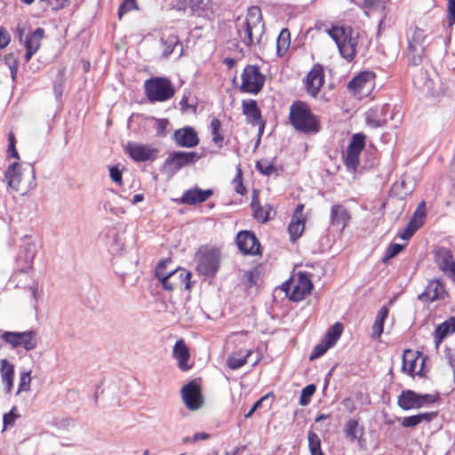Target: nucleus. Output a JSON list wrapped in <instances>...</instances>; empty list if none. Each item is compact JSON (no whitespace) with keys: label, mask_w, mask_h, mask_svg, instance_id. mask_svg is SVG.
Wrapping results in <instances>:
<instances>
[{"label":"nucleus","mask_w":455,"mask_h":455,"mask_svg":"<svg viewBox=\"0 0 455 455\" xmlns=\"http://www.w3.org/2000/svg\"><path fill=\"white\" fill-rule=\"evenodd\" d=\"M440 80L438 76L433 71L430 73L427 69H419L413 76L414 85L423 92L431 96H438L440 93Z\"/></svg>","instance_id":"f8f14e48"},{"label":"nucleus","mask_w":455,"mask_h":455,"mask_svg":"<svg viewBox=\"0 0 455 455\" xmlns=\"http://www.w3.org/2000/svg\"><path fill=\"white\" fill-rule=\"evenodd\" d=\"M13 411L14 408L4 415L3 423L4 427L12 426L14 424L17 415L14 414Z\"/></svg>","instance_id":"bf43d9fd"},{"label":"nucleus","mask_w":455,"mask_h":455,"mask_svg":"<svg viewBox=\"0 0 455 455\" xmlns=\"http://www.w3.org/2000/svg\"><path fill=\"white\" fill-rule=\"evenodd\" d=\"M455 332V317H450L448 320L444 321L441 324H439L434 332V339L435 347H438L439 345L443 342V339L448 335Z\"/></svg>","instance_id":"7c9ffc66"},{"label":"nucleus","mask_w":455,"mask_h":455,"mask_svg":"<svg viewBox=\"0 0 455 455\" xmlns=\"http://www.w3.org/2000/svg\"><path fill=\"white\" fill-rule=\"evenodd\" d=\"M125 152L135 162L153 161L157 156V149L148 144L127 142Z\"/></svg>","instance_id":"2eb2a0df"},{"label":"nucleus","mask_w":455,"mask_h":455,"mask_svg":"<svg viewBox=\"0 0 455 455\" xmlns=\"http://www.w3.org/2000/svg\"><path fill=\"white\" fill-rule=\"evenodd\" d=\"M378 108L371 110L366 116V124L372 128L381 127L386 124V120L384 118L378 117Z\"/></svg>","instance_id":"49530a36"},{"label":"nucleus","mask_w":455,"mask_h":455,"mask_svg":"<svg viewBox=\"0 0 455 455\" xmlns=\"http://www.w3.org/2000/svg\"><path fill=\"white\" fill-rule=\"evenodd\" d=\"M268 398V395H265L263 397H261L259 400H258L254 404L253 406L251 408V410L244 415V417L246 419L248 418H251L252 416V414L259 409L261 407L262 403H264V401H266L267 399Z\"/></svg>","instance_id":"052dcab7"},{"label":"nucleus","mask_w":455,"mask_h":455,"mask_svg":"<svg viewBox=\"0 0 455 455\" xmlns=\"http://www.w3.org/2000/svg\"><path fill=\"white\" fill-rule=\"evenodd\" d=\"M44 36V29L37 28L34 32L28 34L25 40V48L38 51L41 45V40Z\"/></svg>","instance_id":"72a5a7b5"},{"label":"nucleus","mask_w":455,"mask_h":455,"mask_svg":"<svg viewBox=\"0 0 455 455\" xmlns=\"http://www.w3.org/2000/svg\"><path fill=\"white\" fill-rule=\"evenodd\" d=\"M449 26L455 22V0H448Z\"/></svg>","instance_id":"680f3d73"},{"label":"nucleus","mask_w":455,"mask_h":455,"mask_svg":"<svg viewBox=\"0 0 455 455\" xmlns=\"http://www.w3.org/2000/svg\"><path fill=\"white\" fill-rule=\"evenodd\" d=\"M375 85V74L372 71H363L347 84L348 91L359 99L370 95Z\"/></svg>","instance_id":"9d476101"},{"label":"nucleus","mask_w":455,"mask_h":455,"mask_svg":"<svg viewBox=\"0 0 455 455\" xmlns=\"http://www.w3.org/2000/svg\"><path fill=\"white\" fill-rule=\"evenodd\" d=\"M387 315H388V309L387 308V307H382L379 310V312L376 315L375 321L371 327L372 338H374V339L379 338L380 335L382 334L384 322L387 319Z\"/></svg>","instance_id":"473e14b6"},{"label":"nucleus","mask_w":455,"mask_h":455,"mask_svg":"<svg viewBox=\"0 0 455 455\" xmlns=\"http://www.w3.org/2000/svg\"><path fill=\"white\" fill-rule=\"evenodd\" d=\"M3 64H5L11 72V77L12 81L16 79L18 72V60L13 53L6 54L3 59Z\"/></svg>","instance_id":"37998d69"},{"label":"nucleus","mask_w":455,"mask_h":455,"mask_svg":"<svg viewBox=\"0 0 455 455\" xmlns=\"http://www.w3.org/2000/svg\"><path fill=\"white\" fill-rule=\"evenodd\" d=\"M289 120L291 126L299 132L311 135L321 130V123L317 116L303 101H295L290 107Z\"/></svg>","instance_id":"f257e3e1"},{"label":"nucleus","mask_w":455,"mask_h":455,"mask_svg":"<svg viewBox=\"0 0 455 455\" xmlns=\"http://www.w3.org/2000/svg\"><path fill=\"white\" fill-rule=\"evenodd\" d=\"M437 395L431 394H418L407 389L402 391L397 399L398 406L403 411L419 409L436 401Z\"/></svg>","instance_id":"1a4fd4ad"},{"label":"nucleus","mask_w":455,"mask_h":455,"mask_svg":"<svg viewBox=\"0 0 455 455\" xmlns=\"http://www.w3.org/2000/svg\"><path fill=\"white\" fill-rule=\"evenodd\" d=\"M37 252V246L34 242H27L21 247L19 253V260L24 261L26 267L22 272H28L32 268V263Z\"/></svg>","instance_id":"c756f323"},{"label":"nucleus","mask_w":455,"mask_h":455,"mask_svg":"<svg viewBox=\"0 0 455 455\" xmlns=\"http://www.w3.org/2000/svg\"><path fill=\"white\" fill-rule=\"evenodd\" d=\"M11 41V36L8 31L0 27V49L6 47Z\"/></svg>","instance_id":"13d9d810"},{"label":"nucleus","mask_w":455,"mask_h":455,"mask_svg":"<svg viewBox=\"0 0 455 455\" xmlns=\"http://www.w3.org/2000/svg\"><path fill=\"white\" fill-rule=\"evenodd\" d=\"M235 242L238 249L245 255H256L259 252V242L251 231L239 232Z\"/></svg>","instance_id":"6ab92c4d"},{"label":"nucleus","mask_w":455,"mask_h":455,"mask_svg":"<svg viewBox=\"0 0 455 455\" xmlns=\"http://www.w3.org/2000/svg\"><path fill=\"white\" fill-rule=\"evenodd\" d=\"M420 227L412 221H409L403 232L398 236L403 240L410 239Z\"/></svg>","instance_id":"3c124183"},{"label":"nucleus","mask_w":455,"mask_h":455,"mask_svg":"<svg viewBox=\"0 0 455 455\" xmlns=\"http://www.w3.org/2000/svg\"><path fill=\"white\" fill-rule=\"evenodd\" d=\"M427 216V213H426V202L425 201H421L417 209L415 210L411 219V221L414 222L415 224L419 225V227H421L424 223V220H425V218Z\"/></svg>","instance_id":"79ce46f5"},{"label":"nucleus","mask_w":455,"mask_h":455,"mask_svg":"<svg viewBox=\"0 0 455 455\" xmlns=\"http://www.w3.org/2000/svg\"><path fill=\"white\" fill-rule=\"evenodd\" d=\"M192 8L195 10H202L205 9L206 4L204 0H191Z\"/></svg>","instance_id":"338daca9"},{"label":"nucleus","mask_w":455,"mask_h":455,"mask_svg":"<svg viewBox=\"0 0 455 455\" xmlns=\"http://www.w3.org/2000/svg\"><path fill=\"white\" fill-rule=\"evenodd\" d=\"M291 44V33L288 28H283L276 39V53L282 57L287 52Z\"/></svg>","instance_id":"f704fd0d"},{"label":"nucleus","mask_w":455,"mask_h":455,"mask_svg":"<svg viewBox=\"0 0 455 455\" xmlns=\"http://www.w3.org/2000/svg\"><path fill=\"white\" fill-rule=\"evenodd\" d=\"M212 194L213 192L212 189L203 190L201 188H195L184 192L182 197L180 198V203L189 205H193L197 203H203L205 202L211 196H212Z\"/></svg>","instance_id":"a878e982"},{"label":"nucleus","mask_w":455,"mask_h":455,"mask_svg":"<svg viewBox=\"0 0 455 455\" xmlns=\"http://www.w3.org/2000/svg\"><path fill=\"white\" fill-rule=\"evenodd\" d=\"M195 259L196 270L199 275L213 276L220 267V254L218 250L204 247L196 253Z\"/></svg>","instance_id":"423d86ee"},{"label":"nucleus","mask_w":455,"mask_h":455,"mask_svg":"<svg viewBox=\"0 0 455 455\" xmlns=\"http://www.w3.org/2000/svg\"><path fill=\"white\" fill-rule=\"evenodd\" d=\"M200 157V155L194 151H175L169 154L164 161V167L172 172H176L184 166L195 164Z\"/></svg>","instance_id":"4468645a"},{"label":"nucleus","mask_w":455,"mask_h":455,"mask_svg":"<svg viewBox=\"0 0 455 455\" xmlns=\"http://www.w3.org/2000/svg\"><path fill=\"white\" fill-rule=\"evenodd\" d=\"M211 134L212 137V142L218 147L222 148L224 144V136L221 134V124L220 121L213 117L210 124Z\"/></svg>","instance_id":"4c0bfd02"},{"label":"nucleus","mask_w":455,"mask_h":455,"mask_svg":"<svg viewBox=\"0 0 455 455\" xmlns=\"http://www.w3.org/2000/svg\"><path fill=\"white\" fill-rule=\"evenodd\" d=\"M308 449L311 455H325L321 447V439L313 431L307 433Z\"/></svg>","instance_id":"58836bf2"},{"label":"nucleus","mask_w":455,"mask_h":455,"mask_svg":"<svg viewBox=\"0 0 455 455\" xmlns=\"http://www.w3.org/2000/svg\"><path fill=\"white\" fill-rule=\"evenodd\" d=\"M344 433L349 441H360L363 435V427L359 426L358 420L350 419L346 422Z\"/></svg>","instance_id":"2f4dec72"},{"label":"nucleus","mask_w":455,"mask_h":455,"mask_svg":"<svg viewBox=\"0 0 455 455\" xmlns=\"http://www.w3.org/2000/svg\"><path fill=\"white\" fill-rule=\"evenodd\" d=\"M359 156L360 154L347 150L346 155L344 156V161L347 170L351 172L356 171L357 166L359 164Z\"/></svg>","instance_id":"c03bdc74"},{"label":"nucleus","mask_w":455,"mask_h":455,"mask_svg":"<svg viewBox=\"0 0 455 455\" xmlns=\"http://www.w3.org/2000/svg\"><path fill=\"white\" fill-rule=\"evenodd\" d=\"M256 167L259 172L265 175H270L275 170L274 165L267 161L258 162Z\"/></svg>","instance_id":"5fc2aeb1"},{"label":"nucleus","mask_w":455,"mask_h":455,"mask_svg":"<svg viewBox=\"0 0 455 455\" xmlns=\"http://www.w3.org/2000/svg\"><path fill=\"white\" fill-rule=\"evenodd\" d=\"M160 42L163 46V56L165 58L169 57L180 44L179 37L174 34L163 36Z\"/></svg>","instance_id":"c9c22d12"},{"label":"nucleus","mask_w":455,"mask_h":455,"mask_svg":"<svg viewBox=\"0 0 455 455\" xmlns=\"http://www.w3.org/2000/svg\"><path fill=\"white\" fill-rule=\"evenodd\" d=\"M244 277L249 286H252L253 284H255V274L252 271L246 272Z\"/></svg>","instance_id":"774afa93"},{"label":"nucleus","mask_w":455,"mask_h":455,"mask_svg":"<svg viewBox=\"0 0 455 455\" xmlns=\"http://www.w3.org/2000/svg\"><path fill=\"white\" fill-rule=\"evenodd\" d=\"M24 171L25 170L22 168V165L20 163L15 162L10 164L4 172V179L8 187L16 192L20 191V186L22 181Z\"/></svg>","instance_id":"b1692460"},{"label":"nucleus","mask_w":455,"mask_h":455,"mask_svg":"<svg viewBox=\"0 0 455 455\" xmlns=\"http://www.w3.org/2000/svg\"><path fill=\"white\" fill-rule=\"evenodd\" d=\"M60 83L59 82H55L54 84V86H53V92L57 97V99L60 98L61 95H62V92H63V79H62V75H60Z\"/></svg>","instance_id":"e2e57ef3"},{"label":"nucleus","mask_w":455,"mask_h":455,"mask_svg":"<svg viewBox=\"0 0 455 455\" xmlns=\"http://www.w3.org/2000/svg\"><path fill=\"white\" fill-rule=\"evenodd\" d=\"M365 147V136L363 133H355L352 136L347 150L361 154Z\"/></svg>","instance_id":"ea45409f"},{"label":"nucleus","mask_w":455,"mask_h":455,"mask_svg":"<svg viewBox=\"0 0 455 455\" xmlns=\"http://www.w3.org/2000/svg\"><path fill=\"white\" fill-rule=\"evenodd\" d=\"M313 284L309 275L306 273H299L296 280H288L282 285V290L292 301H300L311 292Z\"/></svg>","instance_id":"0eeeda50"},{"label":"nucleus","mask_w":455,"mask_h":455,"mask_svg":"<svg viewBox=\"0 0 455 455\" xmlns=\"http://www.w3.org/2000/svg\"><path fill=\"white\" fill-rule=\"evenodd\" d=\"M191 273L182 268H177L168 272L167 275L158 274V280L163 287L168 291H173L178 287L184 286L186 290L190 289Z\"/></svg>","instance_id":"ddd939ff"},{"label":"nucleus","mask_w":455,"mask_h":455,"mask_svg":"<svg viewBox=\"0 0 455 455\" xmlns=\"http://www.w3.org/2000/svg\"><path fill=\"white\" fill-rule=\"evenodd\" d=\"M146 95L150 102H164L174 96L172 82L165 77H153L145 82Z\"/></svg>","instance_id":"39448f33"},{"label":"nucleus","mask_w":455,"mask_h":455,"mask_svg":"<svg viewBox=\"0 0 455 455\" xmlns=\"http://www.w3.org/2000/svg\"><path fill=\"white\" fill-rule=\"evenodd\" d=\"M0 372L2 380L7 379H13L14 366L7 359L0 360Z\"/></svg>","instance_id":"a18cd8bd"},{"label":"nucleus","mask_w":455,"mask_h":455,"mask_svg":"<svg viewBox=\"0 0 455 455\" xmlns=\"http://www.w3.org/2000/svg\"><path fill=\"white\" fill-rule=\"evenodd\" d=\"M166 264H167L166 261H161L156 266L155 275L157 279H158L159 273L163 274V275H167L168 272L165 271Z\"/></svg>","instance_id":"69168bd1"},{"label":"nucleus","mask_w":455,"mask_h":455,"mask_svg":"<svg viewBox=\"0 0 455 455\" xmlns=\"http://www.w3.org/2000/svg\"><path fill=\"white\" fill-rule=\"evenodd\" d=\"M447 296V291L442 282L434 279L428 282L424 292L419 295V300H429L431 302L443 299Z\"/></svg>","instance_id":"4be33fe9"},{"label":"nucleus","mask_w":455,"mask_h":455,"mask_svg":"<svg viewBox=\"0 0 455 455\" xmlns=\"http://www.w3.org/2000/svg\"><path fill=\"white\" fill-rule=\"evenodd\" d=\"M435 262L438 268L455 283V260L451 251L445 247L435 251Z\"/></svg>","instance_id":"a211bd4d"},{"label":"nucleus","mask_w":455,"mask_h":455,"mask_svg":"<svg viewBox=\"0 0 455 455\" xmlns=\"http://www.w3.org/2000/svg\"><path fill=\"white\" fill-rule=\"evenodd\" d=\"M403 249V245L399 243H392L388 246L387 249L386 254L383 258L384 261H387L394 257H395L397 254H399Z\"/></svg>","instance_id":"864d4df0"},{"label":"nucleus","mask_w":455,"mask_h":455,"mask_svg":"<svg viewBox=\"0 0 455 455\" xmlns=\"http://www.w3.org/2000/svg\"><path fill=\"white\" fill-rule=\"evenodd\" d=\"M241 79L240 90L243 92L257 94L263 88L266 77L257 66L248 65L244 68Z\"/></svg>","instance_id":"6e6552de"},{"label":"nucleus","mask_w":455,"mask_h":455,"mask_svg":"<svg viewBox=\"0 0 455 455\" xmlns=\"http://www.w3.org/2000/svg\"><path fill=\"white\" fill-rule=\"evenodd\" d=\"M30 373L31 371L20 373L17 394H20V392H28L29 390L31 382Z\"/></svg>","instance_id":"8fccbe9b"},{"label":"nucleus","mask_w":455,"mask_h":455,"mask_svg":"<svg viewBox=\"0 0 455 455\" xmlns=\"http://www.w3.org/2000/svg\"><path fill=\"white\" fill-rule=\"evenodd\" d=\"M109 176L111 180L117 185H122V172L117 166L109 168Z\"/></svg>","instance_id":"4d7b16f0"},{"label":"nucleus","mask_w":455,"mask_h":455,"mask_svg":"<svg viewBox=\"0 0 455 455\" xmlns=\"http://www.w3.org/2000/svg\"><path fill=\"white\" fill-rule=\"evenodd\" d=\"M251 207L253 211L254 218L261 223L267 222L270 220L271 215L275 214V211L270 204H266L265 205H261L259 204V196L256 190H254L252 194Z\"/></svg>","instance_id":"5701e85b"},{"label":"nucleus","mask_w":455,"mask_h":455,"mask_svg":"<svg viewBox=\"0 0 455 455\" xmlns=\"http://www.w3.org/2000/svg\"><path fill=\"white\" fill-rule=\"evenodd\" d=\"M407 59L411 66L422 64L425 58V49L427 45L425 31L418 27L411 28L407 34Z\"/></svg>","instance_id":"20e7f679"},{"label":"nucleus","mask_w":455,"mask_h":455,"mask_svg":"<svg viewBox=\"0 0 455 455\" xmlns=\"http://www.w3.org/2000/svg\"><path fill=\"white\" fill-rule=\"evenodd\" d=\"M330 219L331 225L344 229L350 220V214L345 206L335 204L331 208Z\"/></svg>","instance_id":"cd10ccee"},{"label":"nucleus","mask_w":455,"mask_h":455,"mask_svg":"<svg viewBox=\"0 0 455 455\" xmlns=\"http://www.w3.org/2000/svg\"><path fill=\"white\" fill-rule=\"evenodd\" d=\"M175 143L182 148H194L199 144V138L193 127L186 126L176 130L173 134Z\"/></svg>","instance_id":"aec40b11"},{"label":"nucleus","mask_w":455,"mask_h":455,"mask_svg":"<svg viewBox=\"0 0 455 455\" xmlns=\"http://www.w3.org/2000/svg\"><path fill=\"white\" fill-rule=\"evenodd\" d=\"M265 26L262 22L261 10L258 6H251L248 9L243 28H238V35L241 41L247 46L255 42L259 43L264 34Z\"/></svg>","instance_id":"f03ea898"},{"label":"nucleus","mask_w":455,"mask_h":455,"mask_svg":"<svg viewBox=\"0 0 455 455\" xmlns=\"http://www.w3.org/2000/svg\"><path fill=\"white\" fill-rule=\"evenodd\" d=\"M329 348H331V347L326 342H324L323 340L320 344L316 345L314 347L313 351L310 354L309 359L312 361V360L321 357L322 355H323L326 353V351Z\"/></svg>","instance_id":"603ef678"},{"label":"nucleus","mask_w":455,"mask_h":455,"mask_svg":"<svg viewBox=\"0 0 455 455\" xmlns=\"http://www.w3.org/2000/svg\"><path fill=\"white\" fill-rule=\"evenodd\" d=\"M1 339L13 348L22 347L27 351L33 350L37 346L36 334L34 331H4Z\"/></svg>","instance_id":"9b49d317"},{"label":"nucleus","mask_w":455,"mask_h":455,"mask_svg":"<svg viewBox=\"0 0 455 455\" xmlns=\"http://www.w3.org/2000/svg\"><path fill=\"white\" fill-rule=\"evenodd\" d=\"M342 331L343 325L340 323H335L327 331L323 341L326 342L331 347H332L340 338Z\"/></svg>","instance_id":"e433bc0d"},{"label":"nucleus","mask_w":455,"mask_h":455,"mask_svg":"<svg viewBox=\"0 0 455 455\" xmlns=\"http://www.w3.org/2000/svg\"><path fill=\"white\" fill-rule=\"evenodd\" d=\"M416 368V359L413 358V354L411 351L407 350L404 352L403 355V365L402 370L412 376L415 372Z\"/></svg>","instance_id":"a19ab883"},{"label":"nucleus","mask_w":455,"mask_h":455,"mask_svg":"<svg viewBox=\"0 0 455 455\" xmlns=\"http://www.w3.org/2000/svg\"><path fill=\"white\" fill-rule=\"evenodd\" d=\"M327 33L336 43L341 56L352 60L358 44L357 36H353V29L350 27H332Z\"/></svg>","instance_id":"7ed1b4c3"},{"label":"nucleus","mask_w":455,"mask_h":455,"mask_svg":"<svg viewBox=\"0 0 455 455\" xmlns=\"http://www.w3.org/2000/svg\"><path fill=\"white\" fill-rule=\"evenodd\" d=\"M325 75L323 67L315 64L306 76L305 87L307 92L313 98H316L324 84Z\"/></svg>","instance_id":"f3484780"},{"label":"nucleus","mask_w":455,"mask_h":455,"mask_svg":"<svg viewBox=\"0 0 455 455\" xmlns=\"http://www.w3.org/2000/svg\"><path fill=\"white\" fill-rule=\"evenodd\" d=\"M182 400L186 407L191 411L198 410L203 406L204 398L201 387L196 381H190L181 388Z\"/></svg>","instance_id":"dca6fc26"},{"label":"nucleus","mask_w":455,"mask_h":455,"mask_svg":"<svg viewBox=\"0 0 455 455\" xmlns=\"http://www.w3.org/2000/svg\"><path fill=\"white\" fill-rule=\"evenodd\" d=\"M304 204H299L296 206L291 223L288 227V232L291 241L295 242L301 236L305 228V218L303 217Z\"/></svg>","instance_id":"412c9836"},{"label":"nucleus","mask_w":455,"mask_h":455,"mask_svg":"<svg viewBox=\"0 0 455 455\" xmlns=\"http://www.w3.org/2000/svg\"><path fill=\"white\" fill-rule=\"evenodd\" d=\"M242 110L249 123L253 125L261 124L263 126L261 112L255 100H243L242 101Z\"/></svg>","instance_id":"bb28decb"},{"label":"nucleus","mask_w":455,"mask_h":455,"mask_svg":"<svg viewBox=\"0 0 455 455\" xmlns=\"http://www.w3.org/2000/svg\"><path fill=\"white\" fill-rule=\"evenodd\" d=\"M437 416L436 412H422L412 416L400 418L398 421L403 427L412 428L421 424L422 422H430Z\"/></svg>","instance_id":"c85d7f7f"},{"label":"nucleus","mask_w":455,"mask_h":455,"mask_svg":"<svg viewBox=\"0 0 455 455\" xmlns=\"http://www.w3.org/2000/svg\"><path fill=\"white\" fill-rule=\"evenodd\" d=\"M233 182L235 184V192L239 195H243L245 192V188L243 187L242 182V172L240 169H238L237 174L234 178Z\"/></svg>","instance_id":"6e6d98bb"},{"label":"nucleus","mask_w":455,"mask_h":455,"mask_svg":"<svg viewBox=\"0 0 455 455\" xmlns=\"http://www.w3.org/2000/svg\"><path fill=\"white\" fill-rule=\"evenodd\" d=\"M251 352H247V354L241 357H236L235 355L228 356L227 360L228 366L232 370H237L243 366L247 363V358L250 355Z\"/></svg>","instance_id":"de8ad7c7"},{"label":"nucleus","mask_w":455,"mask_h":455,"mask_svg":"<svg viewBox=\"0 0 455 455\" xmlns=\"http://www.w3.org/2000/svg\"><path fill=\"white\" fill-rule=\"evenodd\" d=\"M132 7H136L134 0H126V3L122 4L119 8V17L121 18L124 12H128Z\"/></svg>","instance_id":"0e129e2a"},{"label":"nucleus","mask_w":455,"mask_h":455,"mask_svg":"<svg viewBox=\"0 0 455 455\" xmlns=\"http://www.w3.org/2000/svg\"><path fill=\"white\" fill-rule=\"evenodd\" d=\"M315 390L316 387L314 384L306 386L301 391L299 404L302 406L307 405L310 403V398L315 394Z\"/></svg>","instance_id":"09e8293b"},{"label":"nucleus","mask_w":455,"mask_h":455,"mask_svg":"<svg viewBox=\"0 0 455 455\" xmlns=\"http://www.w3.org/2000/svg\"><path fill=\"white\" fill-rule=\"evenodd\" d=\"M172 356L178 361V366L181 371H188L190 369L188 360L190 353L185 341L180 339L176 341L172 349Z\"/></svg>","instance_id":"393cba45"}]
</instances>
